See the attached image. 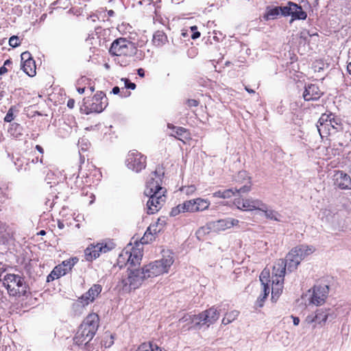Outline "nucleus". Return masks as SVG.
Listing matches in <instances>:
<instances>
[{"mask_svg": "<svg viewBox=\"0 0 351 351\" xmlns=\"http://www.w3.org/2000/svg\"><path fill=\"white\" fill-rule=\"evenodd\" d=\"M291 318L293 319V322L295 326H298L300 323V319L298 317L291 316Z\"/></svg>", "mask_w": 351, "mask_h": 351, "instance_id": "obj_58", "label": "nucleus"}, {"mask_svg": "<svg viewBox=\"0 0 351 351\" xmlns=\"http://www.w3.org/2000/svg\"><path fill=\"white\" fill-rule=\"evenodd\" d=\"M336 317V315L332 312L330 308H319L315 312V318L316 324L323 326L328 319H333Z\"/></svg>", "mask_w": 351, "mask_h": 351, "instance_id": "obj_14", "label": "nucleus"}, {"mask_svg": "<svg viewBox=\"0 0 351 351\" xmlns=\"http://www.w3.org/2000/svg\"><path fill=\"white\" fill-rule=\"evenodd\" d=\"M293 253L299 258L300 261L306 256L313 254L315 248L313 245H299L291 249Z\"/></svg>", "mask_w": 351, "mask_h": 351, "instance_id": "obj_17", "label": "nucleus"}, {"mask_svg": "<svg viewBox=\"0 0 351 351\" xmlns=\"http://www.w3.org/2000/svg\"><path fill=\"white\" fill-rule=\"evenodd\" d=\"M197 315H189L186 314L182 318L179 319L180 323H186L187 324H193V326H190L187 328V330L191 328H197L200 327V324H198L199 319H196Z\"/></svg>", "mask_w": 351, "mask_h": 351, "instance_id": "obj_30", "label": "nucleus"}, {"mask_svg": "<svg viewBox=\"0 0 351 351\" xmlns=\"http://www.w3.org/2000/svg\"><path fill=\"white\" fill-rule=\"evenodd\" d=\"M291 4H292V1H289L285 6H278L280 8V14L285 16H290Z\"/></svg>", "mask_w": 351, "mask_h": 351, "instance_id": "obj_42", "label": "nucleus"}, {"mask_svg": "<svg viewBox=\"0 0 351 351\" xmlns=\"http://www.w3.org/2000/svg\"><path fill=\"white\" fill-rule=\"evenodd\" d=\"M102 287L100 285H93L88 291V295L90 294L92 299H95L96 297L101 293Z\"/></svg>", "mask_w": 351, "mask_h": 351, "instance_id": "obj_37", "label": "nucleus"}, {"mask_svg": "<svg viewBox=\"0 0 351 351\" xmlns=\"http://www.w3.org/2000/svg\"><path fill=\"white\" fill-rule=\"evenodd\" d=\"M66 274V271L63 268L61 264L55 267L54 269L52 270V274L56 276V277H58V278L62 276H64Z\"/></svg>", "mask_w": 351, "mask_h": 351, "instance_id": "obj_40", "label": "nucleus"}, {"mask_svg": "<svg viewBox=\"0 0 351 351\" xmlns=\"http://www.w3.org/2000/svg\"><path fill=\"white\" fill-rule=\"evenodd\" d=\"M332 116V114H323L319 119L317 123V128L321 136H323V134H327L326 128L328 125V122L331 121Z\"/></svg>", "mask_w": 351, "mask_h": 351, "instance_id": "obj_22", "label": "nucleus"}, {"mask_svg": "<svg viewBox=\"0 0 351 351\" xmlns=\"http://www.w3.org/2000/svg\"><path fill=\"white\" fill-rule=\"evenodd\" d=\"M219 309L214 306L197 315L196 319H199L200 327L206 325L208 327L214 324L219 318L220 312L228 309V304L221 305Z\"/></svg>", "mask_w": 351, "mask_h": 351, "instance_id": "obj_6", "label": "nucleus"}, {"mask_svg": "<svg viewBox=\"0 0 351 351\" xmlns=\"http://www.w3.org/2000/svg\"><path fill=\"white\" fill-rule=\"evenodd\" d=\"M110 250V248L106 245L102 244H97L93 247V250H90L89 248L86 250V256L87 260L95 259L99 256L100 252L106 253Z\"/></svg>", "mask_w": 351, "mask_h": 351, "instance_id": "obj_20", "label": "nucleus"}, {"mask_svg": "<svg viewBox=\"0 0 351 351\" xmlns=\"http://www.w3.org/2000/svg\"><path fill=\"white\" fill-rule=\"evenodd\" d=\"M9 45L13 48L19 47L21 45L19 38L16 36H12L9 39Z\"/></svg>", "mask_w": 351, "mask_h": 351, "instance_id": "obj_47", "label": "nucleus"}, {"mask_svg": "<svg viewBox=\"0 0 351 351\" xmlns=\"http://www.w3.org/2000/svg\"><path fill=\"white\" fill-rule=\"evenodd\" d=\"M149 197L147 202V213L149 215L154 214L158 212L165 202V193L162 191H158L156 193L145 195Z\"/></svg>", "mask_w": 351, "mask_h": 351, "instance_id": "obj_9", "label": "nucleus"}, {"mask_svg": "<svg viewBox=\"0 0 351 351\" xmlns=\"http://www.w3.org/2000/svg\"><path fill=\"white\" fill-rule=\"evenodd\" d=\"M306 322L308 324H311L313 323H315L316 324V320H315V313L314 314H311V315H308L306 317V319H305ZM316 325L317 324H315L313 326V327H316Z\"/></svg>", "mask_w": 351, "mask_h": 351, "instance_id": "obj_52", "label": "nucleus"}, {"mask_svg": "<svg viewBox=\"0 0 351 351\" xmlns=\"http://www.w3.org/2000/svg\"><path fill=\"white\" fill-rule=\"evenodd\" d=\"M109 52L112 56L132 57L136 55L138 49L132 42L119 38L112 42Z\"/></svg>", "mask_w": 351, "mask_h": 351, "instance_id": "obj_3", "label": "nucleus"}, {"mask_svg": "<svg viewBox=\"0 0 351 351\" xmlns=\"http://www.w3.org/2000/svg\"><path fill=\"white\" fill-rule=\"evenodd\" d=\"M181 205L182 207V212H184V213H186V212L194 213V212H195V199L185 201L182 204H181Z\"/></svg>", "mask_w": 351, "mask_h": 351, "instance_id": "obj_33", "label": "nucleus"}, {"mask_svg": "<svg viewBox=\"0 0 351 351\" xmlns=\"http://www.w3.org/2000/svg\"><path fill=\"white\" fill-rule=\"evenodd\" d=\"M239 311H232L230 313H226L222 319V324L227 325L233 322L239 315Z\"/></svg>", "mask_w": 351, "mask_h": 351, "instance_id": "obj_35", "label": "nucleus"}, {"mask_svg": "<svg viewBox=\"0 0 351 351\" xmlns=\"http://www.w3.org/2000/svg\"><path fill=\"white\" fill-rule=\"evenodd\" d=\"M285 264H286V267H287L288 271H293L295 270L298 265L300 264L301 261L299 258L293 253V251H291L286 256Z\"/></svg>", "mask_w": 351, "mask_h": 351, "instance_id": "obj_21", "label": "nucleus"}, {"mask_svg": "<svg viewBox=\"0 0 351 351\" xmlns=\"http://www.w3.org/2000/svg\"><path fill=\"white\" fill-rule=\"evenodd\" d=\"M99 324V318L98 315L93 313L88 315L81 324L86 326L88 329L89 332H93L95 335L98 329Z\"/></svg>", "mask_w": 351, "mask_h": 351, "instance_id": "obj_16", "label": "nucleus"}, {"mask_svg": "<svg viewBox=\"0 0 351 351\" xmlns=\"http://www.w3.org/2000/svg\"><path fill=\"white\" fill-rule=\"evenodd\" d=\"M94 301V299L90 298V294L88 295V291L83 294L80 298H78L77 302H80L82 306L88 305L90 302Z\"/></svg>", "mask_w": 351, "mask_h": 351, "instance_id": "obj_39", "label": "nucleus"}, {"mask_svg": "<svg viewBox=\"0 0 351 351\" xmlns=\"http://www.w3.org/2000/svg\"><path fill=\"white\" fill-rule=\"evenodd\" d=\"M58 277H56V276L52 274V271L50 273V274L47 276V282H50L51 280H53L55 279H58Z\"/></svg>", "mask_w": 351, "mask_h": 351, "instance_id": "obj_59", "label": "nucleus"}, {"mask_svg": "<svg viewBox=\"0 0 351 351\" xmlns=\"http://www.w3.org/2000/svg\"><path fill=\"white\" fill-rule=\"evenodd\" d=\"M195 188L194 187V186H188L187 189L186 191V193L187 194L191 193H193L195 191Z\"/></svg>", "mask_w": 351, "mask_h": 351, "instance_id": "obj_62", "label": "nucleus"}, {"mask_svg": "<svg viewBox=\"0 0 351 351\" xmlns=\"http://www.w3.org/2000/svg\"><path fill=\"white\" fill-rule=\"evenodd\" d=\"M142 252L136 248L132 247L131 250H125L122 251L119 257V263H122L126 261V264L130 265L131 267H134L140 265L142 259Z\"/></svg>", "mask_w": 351, "mask_h": 351, "instance_id": "obj_8", "label": "nucleus"}, {"mask_svg": "<svg viewBox=\"0 0 351 351\" xmlns=\"http://www.w3.org/2000/svg\"><path fill=\"white\" fill-rule=\"evenodd\" d=\"M88 329L86 326H83L82 324H81L78 328L79 331L82 332V333H84L86 335H87V332L88 331Z\"/></svg>", "mask_w": 351, "mask_h": 351, "instance_id": "obj_56", "label": "nucleus"}, {"mask_svg": "<svg viewBox=\"0 0 351 351\" xmlns=\"http://www.w3.org/2000/svg\"><path fill=\"white\" fill-rule=\"evenodd\" d=\"M125 165L128 169L138 173L146 167V156L136 150H132L127 155Z\"/></svg>", "mask_w": 351, "mask_h": 351, "instance_id": "obj_7", "label": "nucleus"}, {"mask_svg": "<svg viewBox=\"0 0 351 351\" xmlns=\"http://www.w3.org/2000/svg\"><path fill=\"white\" fill-rule=\"evenodd\" d=\"M322 94L323 93L319 90L318 86L310 84L305 86L303 97L305 101H315L319 99Z\"/></svg>", "mask_w": 351, "mask_h": 351, "instance_id": "obj_15", "label": "nucleus"}, {"mask_svg": "<svg viewBox=\"0 0 351 351\" xmlns=\"http://www.w3.org/2000/svg\"><path fill=\"white\" fill-rule=\"evenodd\" d=\"M95 335L93 332H89V331L87 332V335L82 333V332H80L77 330L74 338L73 341L74 343L77 346H82L84 345L86 348L89 346V342L92 340Z\"/></svg>", "mask_w": 351, "mask_h": 351, "instance_id": "obj_19", "label": "nucleus"}, {"mask_svg": "<svg viewBox=\"0 0 351 351\" xmlns=\"http://www.w3.org/2000/svg\"><path fill=\"white\" fill-rule=\"evenodd\" d=\"M260 211L264 213L265 217L268 219L274 220L276 221H281V215L274 210L269 209L266 204L265 208L261 209Z\"/></svg>", "mask_w": 351, "mask_h": 351, "instance_id": "obj_27", "label": "nucleus"}, {"mask_svg": "<svg viewBox=\"0 0 351 351\" xmlns=\"http://www.w3.org/2000/svg\"><path fill=\"white\" fill-rule=\"evenodd\" d=\"M328 286L317 285L313 287L311 302L315 305H321L324 303L328 293Z\"/></svg>", "mask_w": 351, "mask_h": 351, "instance_id": "obj_12", "label": "nucleus"}, {"mask_svg": "<svg viewBox=\"0 0 351 351\" xmlns=\"http://www.w3.org/2000/svg\"><path fill=\"white\" fill-rule=\"evenodd\" d=\"M181 213H183L182 207L181 204H180L176 207H174L171 209V210L170 212V215L175 217Z\"/></svg>", "mask_w": 351, "mask_h": 351, "instance_id": "obj_48", "label": "nucleus"}, {"mask_svg": "<svg viewBox=\"0 0 351 351\" xmlns=\"http://www.w3.org/2000/svg\"><path fill=\"white\" fill-rule=\"evenodd\" d=\"M334 185L341 190H351V178L343 171H335L333 176Z\"/></svg>", "mask_w": 351, "mask_h": 351, "instance_id": "obj_11", "label": "nucleus"}, {"mask_svg": "<svg viewBox=\"0 0 351 351\" xmlns=\"http://www.w3.org/2000/svg\"><path fill=\"white\" fill-rule=\"evenodd\" d=\"M291 13L290 16L292 17V21L293 20H305L307 17V14L304 12L301 5H298L295 3L292 2L291 4Z\"/></svg>", "mask_w": 351, "mask_h": 351, "instance_id": "obj_23", "label": "nucleus"}, {"mask_svg": "<svg viewBox=\"0 0 351 351\" xmlns=\"http://www.w3.org/2000/svg\"><path fill=\"white\" fill-rule=\"evenodd\" d=\"M233 190L234 191V193H248L251 190L250 182L248 181L247 184H245L244 186H241L239 189L235 188Z\"/></svg>", "mask_w": 351, "mask_h": 351, "instance_id": "obj_45", "label": "nucleus"}, {"mask_svg": "<svg viewBox=\"0 0 351 351\" xmlns=\"http://www.w3.org/2000/svg\"><path fill=\"white\" fill-rule=\"evenodd\" d=\"M284 282L283 279H273L272 288H271V298L272 300H277L282 291V285Z\"/></svg>", "mask_w": 351, "mask_h": 351, "instance_id": "obj_25", "label": "nucleus"}, {"mask_svg": "<svg viewBox=\"0 0 351 351\" xmlns=\"http://www.w3.org/2000/svg\"><path fill=\"white\" fill-rule=\"evenodd\" d=\"M137 73L141 77H143L145 76V71L142 68H140L137 70Z\"/></svg>", "mask_w": 351, "mask_h": 351, "instance_id": "obj_60", "label": "nucleus"}, {"mask_svg": "<svg viewBox=\"0 0 351 351\" xmlns=\"http://www.w3.org/2000/svg\"><path fill=\"white\" fill-rule=\"evenodd\" d=\"M243 208L246 211L261 210V209L265 208V204L258 199L248 197L245 199Z\"/></svg>", "mask_w": 351, "mask_h": 351, "instance_id": "obj_18", "label": "nucleus"}, {"mask_svg": "<svg viewBox=\"0 0 351 351\" xmlns=\"http://www.w3.org/2000/svg\"><path fill=\"white\" fill-rule=\"evenodd\" d=\"M74 105H75V101L74 99H69L68 102H67V106L69 108H73L74 107Z\"/></svg>", "mask_w": 351, "mask_h": 351, "instance_id": "obj_57", "label": "nucleus"}, {"mask_svg": "<svg viewBox=\"0 0 351 351\" xmlns=\"http://www.w3.org/2000/svg\"><path fill=\"white\" fill-rule=\"evenodd\" d=\"M245 199L243 198H237L234 201V204L237 207L238 209L244 210V208H243V204Z\"/></svg>", "mask_w": 351, "mask_h": 351, "instance_id": "obj_50", "label": "nucleus"}, {"mask_svg": "<svg viewBox=\"0 0 351 351\" xmlns=\"http://www.w3.org/2000/svg\"><path fill=\"white\" fill-rule=\"evenodd\" d=\"M199 101L193 99H189L186 100V104L189 107H196L199 105Z\"/></svg>", "mask_w": 351, "mask_h": 351, "instance_id": "obj_53", "label": "nucleus"}, {"mask_svg": "<svg viewBox=\"0 0 351 351\" xmlns=\"http://www.w3.org/2000/svg\"><path fill=\"white\" fill-rule=\"evenodd\" d=\"M269 285H264L263 286V295L261 294L258 298V302H260L259 304V306H263V303L265 300V299L267 298V296L269 295Z\"/></svg>", "mask_w": 351, "mask_h": 351, "instance_id": "obj_41", "label": "nucleus"}, {"mask_svg": "<svg viewBox=\"0 0 351 351\" xmlns=\"http://www.w3.org/2000/svg\"><path fill=\"white\" fill-rule=\"evenodd\" d=\"M108 337H109V338H110L109 341L106 340V341H105L103 343L104 346L106 348H110L114 343V341H113L114 337H113V336L112 335H110Z\"/></svg>", "mask_w": 351, "mask_h": 351, "instance_id": "obj_54", "label": "nucleus"}, {"mask_svg": "<svg viewBox=\"0 0 351 351\" xmlns=\"http://www.w3.org/2000/svg\"><path fill=\"white\" fill-rule=\"evenodd\" d=\"M156 237L153 234L145 232L143 237L141 239L142 244H147L155 239Z\"/></svg>", "mask_w": 351, "mask_h": 351, "instance_id": "obj_44", "label": "nucleus"}, {"mask_svg": "<svg viewBox=\"0 0 351 351\" xmlns=\"http://www.w3.org/2000/svg\"><path fill=\"white\" fill-rule=\"evenodd\" d=\"M167 128L169 129L173 130V133L171 134V136H174L175 138L182 140L181 137H184L186 138V135L188 134L187 130L182 127H176L171 123L167 124Z\"/></svg>", "mask_w": 351, "mask_h": 351, "instance_id": "obj_26", "label": "nucleus"}, {"mask_svg": "<svg viewBox=\"0 0 351 351\" xmlns=\"http://www.w3.org/2000/svg\"><path fill=\"white\" fill-rule=\"evenodd\" d=\"M260 281L262 286L269 285V271L268 269H263L259 276Z\"/></svg>", "mask_w": 351, "mask_h": 351, "instance_id": "obj_38", "label": "nucleus"}, {"mask_svg": "<svg viewBox=\"0 0 351 351\" xmlns=\"http://www.w3.org/2000/svg\"><path fill=\"white\" fill-rule=\"evenodd\" d=\"M200 36V33L197 31L193 32V34L191 35V38L193 39H196Z\"/></svg>", "mask_w": 351, "mask_h": 351, "instance_id": "obj_61", "label": "nucleus"}, {"mask_svg": "<svg viewBox=\"0 0 351 351\" xmlns=\"http://www.w3.org/2000/svg\"><path fill=\"white\" fill-rule=\"evenodd\" d=\"M173 261V256L168 253L163 254L161 259L152 262L141 269L128 267L126 274L122 276L118 282L117 287L126 293L135 290L145 279L167 273Z\"/></svg>", "mask_w": 351, "mask_h": 351, "instance_id": "obj_1", "label": "nucleus"}, {"mask_svg": "<svg viewBox=\"0 0 351 351\" xmlns=\"http://www.w3.org/2000/svg\"><path fill=\"white\" fill-rule=\"evenodd\" d=\"M163 176L164 171L160 167L150 174L144 191L145 195L156 193L158 191H162V193L166 192V189L162 187Z\"/></svg>", "mask_w": 351, "mask_h": 351, "instance_id": "obj_4", "label": "nucleus"}, {"mask_svg": "<svg viewBox=\"0 0 351 351\" xmlns=\"http://www.w3.org/2000/svg\"><path fill=\"white\" fill-rule=\"evenodd\" d=\"M347 71L349 73V75H351V51H349V53H348Z\"/></svg>", "mask_w": 351, "mask_h": 351, "instance_id": "obj_55", "label": "nucleus"}, {"mask_svg": "<svg viewBox=\"0 0 351 351\" xmlns=\"http://www.w3.org/2000/svg\"><path fill=\"white\" fill-rule=\"evenodd\" d=\"M153 43L157 47H161L167 42V36L162 31H156L153 36Z\"/></svg>", "mask_w": 351, "mask_h": 351, "instance_id": "obj_29", "label": "nucleus"}, {"mask_svg": "<svg viewBox=\"0 0 351 351\" xmlns=\"http://www.w3.org/2000/svg\"><path fill=\"white\" fill-rule=\"evenodd\" d=\"M136 351H165L163 348L158 346L153 341L145 342L141 343Z\"/></svg>", "mask_w": 351, "mask_h": 351, "instance_id": "obj_28", "label": "nucleus"}, {"mask_svg": "<svg viewBox=\"0 0 351 351\" xmlns=\"http://www.w3.org/2000/svg\"><path fill=\"white\" fill-rule=\"evenodd\" d=\"M234 195L233 189H230L224 191H218L213 193V196L220 198H230Z\"/></svg>", "mask_w": 351, "mask_h": 351, "instance_id": "obj_34", "label": "nucleus"}, {"mask_svg": "<svg viewBox=\"0 0 351 351\" xmlns=\"http://www.w3.org/2000/svg\"><path fill=\"white\" fill-rule=\"evenodd\" d=\"M333 123H335L336 125H339V119H336L335 118V116L333 115L331 119L330 122H328V125L326 128V132L327 134L330 133L331 129L338 130L339 128L336 127L335 125H333Z\"/></svg>", "mask_w": 351, "mask_h": 351, "instance_id": "obj_43", "label": "nucleus"}, {"mask_svg": "<svg viewBox=\"0 0 351 351\" xmlns=\"http://www.w3.org/2000/svg\"><path fill=\"white\" fill-rule=\"evenodd\" d=\"M22 69L29 76L33 77L36 75V64L29 51H24L21 55Z\"/></svg>", "mask_w": 351, "mask_h": 351, "instance_id": "obj_13", "label": "nucleus"}, {"mask_svg": "<svg viewBox=\"0 0 351 351\" xmlns=\"http://www.w3.org/2000/svg\"><path fill=\"white\" fill-rule=\"evenodd\" d=\"M120 92V88L118 86L113 87L112 93L114 95L118 94Z\"/></svg>", "mask_w": 351, "mask_h": 351, "instance_id": "obj_63", "label": "nucleus"}, {"mask_svg": "<svg viewBox=\"0 0 351 351\" xmlns=\"http://www.w3.org/2000/svg\"><path fill=\"white\" fill-rule=\"evenodd\" d=\"M78 261V258L76 257L69 258L68 260L64 261L61 265H62L63 268L68 273L71 270L73 267L75 265V264Z\"/></svg>", "mask_w": 351, "mask_h": 351, "instance_id": "obj_36", "label": "nucleus"}, {"mask_svg": "<svg viewBox=\"0 0 351 351\" xmlns=\"http://www.w3.org/2000/svg\"><path fill=\"white\" fill-rule=\"evenodd\" d=\"M122 80L125 82V86L126 88L134 90L136 88V84L133 82H131L128 79L124 78Z\"/></svg>", "mask_w": 351, "mask_h": 351, "instance_id": "obj_51", "label": "nucleus"}, {"mask_svg": "<svg viewBox=\"0 0 351 351\" xmlns=\"http://www.w3.org/2000/svg\"><path fill=\"white\" fill-rule=\"evenodd\" d=\"M195 212L205 210L208 209L210 206V202L202 198L195 199Z\"/></svg>", "mask_w": 351, "mask_h": 351, "instance_id": "obj_32", "label": "nucleus"}, {"mask_svg": "<svg viewBox=\"0 0 351 351\" xmlns=\"http://www.w3.org/2000/svg\"><path fill=\"white\" fill-rule=\"evenodd\" d=\"M286 264L283 259H279L273 267L274 279H283L286 273Z\"/></svg>", "mask_w": 351, "mask_h": 351, "instance_id": "obj_24", "label": "nucleus"}, {"mask_svg": "<svg viewBox=\"0 0 351 351\" xmlns=\"http://www.w3.org/2000/svg\"><path fill=\"white\" fill-rule=\"evenodd\" d=\"M6 269L0 267V280L3 281L8 293L12 296L25 295L27 292V285L24 278L16 274L5 273Z\"/></svg>", "mask_w": 351, "mask_h": 351, "instance_id": "obj_2", "label": "nucleus"}, {"mask_svg": "<svg viewBox=\"0 0 351 351\" xmlns=\"http://www.w3.org/2000/svg\"><path fill=\"white\" fill-rule=\"evenodd\" d=\"M160 219H158L156 222L154 223H152L149 226V230L152 231V234L156 237V235L160 231V229L158 228V225L160 223Z\"/></svg>", "mask_w": 351, "mask_h": 351, "instance_id": "obj_46", "label": "nucleus"}, {"mask_svg": "<svg viewBox=\"0 0 351 351\" xmlns=\"http://www.w3.org/2000/svg\"><path fill=\"white\" fill-rule=\"evenodd\" d=\"M7 72H8V69H6L5 66H1L0 68V75H3Z\"/></svg>", "mask_w": 351, "mask_h": 351, "instance_id": "obj_64", "label": "nucleus"}, {"mask_svg": "<svg viewBox=\"0 0 351 351\" xmlns=\"http://www.w3.org/2000/svg\"><path fill=\"white\" fill-rule=\"evenodd\" d=\"M13 119H14L13 109H12V108H10L8 110V112H7V114H6V115H5V118H4V121H5V122L10 123V122H11Z\"/></svg>", "mask_w": 351, "mask_h": 351, "instance_id": "obj_49", "label": "nucleus"}, {"mask_svg": "<svg viewBox=\"0 0 351 351\" xmlns=\"http://www.w3.org/2000/svg\"><path fill=\"white\" fill-rule=\"evenodd\" d=\"M107 98L103 92L97 93L92 98L91 103L89 100L84 98L83 99L84 110L86 114L91 112H101L106 107Z\"/></svg>", "mask_w": 351, "mask_h": 351, "instance_id": "obj_5", "label": "nucleus"}, {"mask_svg": "<svg viewBox=\"0 0 351 351\" xmlns=\"http://www.w3.org/2000/svg\"><path fill=\"white\" fill-rule=\"evenodd\" d=\"M280 15V8L278 6H267L264 19L267 21L274 20Z\"/></svg>", "mask_w": 351, "mask_h": 351, "instance_id": "obj_31", "label": "nucleus"}, {"mask_svg": "<svg viewBox=\"0 0 351 351\" xmlns=\"http://www.w3.org/2000/svg\"><path fill=\"white\" fill-rule=\"evenodd\" d=\"M239 223L238 219L228 217L216 221H212L207 223V227L210 231L219 232L225 231L232 227L237 226Z\"/></svg>", "mask_w": 351, "mask_h": 351, "instance_id": "obj_10", "label": "nucleus"}]
</instances>
